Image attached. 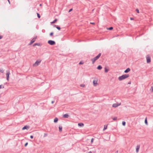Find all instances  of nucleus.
<instances>
[{
    "instance_id": "nucleus-1",
    "label": "nucleus",
    "mask_w": 153,
    "mask_h": 153,
    "mask_svg": "<svg viewBox=\"0 0 153 153\" xmlns=\"http://www.w3.org/2000/svg\"><path fill=\"white\" fill-rule=\"evenodd\" d=\"M129 76V75L128 74H124L123 75L121 76H120L118 77V79L120 81H121L123 79H124L128 77Z\"/></svg>"
},
{
    "instance_id": "nucleus-2",
    "label": "nucleus",
    "mask_w": 153,
    "mask_h": 153,
    "mask_svg": "<svg viewBox=\"0 0 153 153\" xmlns=\"http://www.w3.org/2000/svg\"><path fill=\"white\" fill-rule=\"evenodd\" d=\"M48 43L51 45H54L55 44V42L52 40H49L48 41Z\"/></svg>"
},
{
    "instance_id": "nucleus-3",
    "label": "nucleus",
    "mask_w": 153,
    "mask_h": 153,
    "mask_svg": "<svg viewBox=\"0 0 153 153\" xmlns=\"http://www.w3.org/2000/svg\"><path fill=\"white\" fill-rule=\"evenodd\" d=\"M37 38V36H36L33 38L31 41L29 43V45H30L32 44L34 42Z\"/></svg>"
},
{
    "instance_id": "nucleus-4",
    "label": "nucleus",
    "mask_w": 153,
    "mask_h": 153,
    "mask_svg": "<svg viewBox=\"0 0 153 153\" xmlns=\"http://www.w3.org/2000/svg\"><path fill=\"white\" fill-rule=\"evenodd\" d=\"M121 105V103H119L118 104L117 103L113 104L112 105V107L114 108H116L118 106H119Z\"/></svg>"
},
{
    "instance_id": "nucleus-5",
    "label": "nucleus",
    "mask_w": 153,
    "mask_h": 153,
    "mask_svg": "<svg viewBox=\"0 0 153 153\" xmlns=\"http://www.w3.org/2000/svg\"><path fill=\"white\" fill-rule=\"evenodd\" d=\"M147 63H149L151 62V58L149 56H147L146 57Z\"/></svg>"
},
{
    "instance_id": "nucleus-6",
    "label": "nucleus",
    "mask_w": 153,
    "mask_h": 153,
    "mask_svg": "<svg viewBox=\"0 0 153 153\" xmlns=\"http://www.w3.org/2000/svg\"><path fill=\"white\" fill-rule=\"evenodd\" d=\"M40 61H36L35 62V63L33 64V66H38L40 63Z\"/></svg>"
},
{
    "instance_id": "nucleus-7",
    "label": "nucleus",
    "mask_w": 153,
    "mask_h": 153,
    "mask_svg": "<svg viewBox=\"0 0 153 153\" xmlns=\"http://www.w3.org/2000/svg\"><path fill=\"white\" fill-rule=\"evenodd\" d=\"M10 74V73L9 72H7L6 75V77H7V79L8 81L9 80V75Z\"/></svg>"
},
{
    "instance_id": "nucleus-8",
    "label": "nucleus",
    "mask_w": 153,
    "mask_h": 153,
    "mask_svg": "<svg viewBox=\"0 0 153 153\" xmlns=\"http://www.w3.org/2000/svg\"><path fill=\"white\" fill-rule=\"evenodd\" d=\"M29 126L26 125L25 126L22 128V130H24L25 129H28L29 128Z\"/></svg>"
},
{
    "instance_id": "nucleus-9",
    "label": "nucleus",
    "mask_w": 153,
    "mask_h": 153,
    "mask_svg": "<svg viewBox=\"0 0 153 153\" xmlns=\"http://www.w3.org/2000/svg\"><path fill=\"white\" fill-rule=\"evenodd\" d=\"M101 55V53H99L97 56L95 57L94 58L96 60H97Z\"/></svg>"
},
{
    "instance_id": "nucleus-10",
    "label": "nucleus",
    "mask_w": 153,
    "mask_h": 153,
    "mask_svg": "<svg viewBox=\"0 0 153 153\" xmlns=\"http://www.w3.org/2000/svg\"><path fill=\"white\" fill-rule=\"evenodd\" d=\"M93 82L94 86H96L97 85V81L94 80Z\"/></svg>"
},
{
    "instance_id": "nucleus-11",
    "label": "nucleus",
    "mask_w": 153,
    "mask_h": 153,
    "mask_svg": "<svg viewBox=\"0 0 153 153\" xmlns=\"http://www.w3.org/2000/svg\"><path fill=\"white\" fill-rule=\"evenodd\" d=\"M69 117V115L67 114H65L63 115V117L64 118H68Z\"/></svg>"
},
{
    "instance_id": "nucleus-12",
    "label": "nucleus",
    "mask_w": 153,
    "mask_h": 153,
    "mask_svg": "<svg viewBox=\"0 0 153 153\" xmlns=\"http://www.w3.org/2000/svg\"><path fill=\"white\" fill-rule=\"evenodd\" d=\"M130 71V68H128L124 71V72L125 73H127L129 72Z\"/></svg>"
},
{
    "instance_id": "nucleus-13",
    "label": "nucleus",
    "mask_w": 153,
    "mask_h": 153,
    "mask_svg": "<svg viewBox=\"0 0 153 153\" xmlns=\"http://www.w3.org/2000/svg\"><path fill=\"white\" fill-rule=\"evenodd\" d=\"M140 145H137L136 148V152L137 153L138 152L139 150L140 149Z\"/></svg>"
},
{
    "instance_id": "nucleus-14",
    "label": "nucleus",
    "mask_w": 153,
    "mask_h": 153,
    "mask_svg": "<svg viewBox=\"0 0 153 153\" xmlns=\"http://www.w3.org/2000/svg\"><path fill=\"white\" fill-rule=\"evenodd\" d=\"M97 60L96 59H95V58L94 57V58H93V59H91V61H92V64H94V62H95V61Z\"/></svg>"
},
{
    "instance_id": "nucleus-15",
    "label": "nucleus",
    "mask_w": 153,
    "mask_h": 153,
    "mask_svg": "<svg viewBox=\"0 0 153 153\" xmlns=\"http://www.w3.org/2000/svg\"><path fill=\"white\" fill-rule=\"evenodd\" d=\"M102 68V67L101 65H99L98 66V67L97 68V69L98 70H100Z\"/></svg>"
},
{
    "instance_id": "nucleus-16",
    "label": "nucleus",
    "mask_w": 153,
    "mask_h": 153,
    "mask_svg": "<svg viewBox=\"0 0 153 153\" xmlns=\"http://www.w3.org/2000/svg\"><path fill=\"white\" fill-rule=\"evenodd\" d=\"M54 26L59 30H60L61 29V28L59 26H57L56 25H54Z\"/></svg>"
},
{
    "instance_id": "nucleus-17",
    "label": "nucleus",
    "mask_w": 153,
    "mask_h": 153,
    "mask_svg": "<svg viewBox=\"0 0 153 153\" xmlns=\"http://www.w3.org/2000/svg\"><path fill=\"white\" fill-rule=\"evenodd\" d=\"M36 45L40 46V44L39 43H36L34 44L33 45V46H35Z\"/></svg>"
},
{
    "instance_id": "nucleus-18",
    "label": "nucleus",
    "mask_w": 153,
    "mask_h": 153,
    "mask_svg": "<svg viewBox=\"0 0 153 153\" xmlns=\"http://www.w3.org/2000/svg\"><path fill=\"white\" fill-rule=\"evenodd\" d=\"M145 123L147 125H148L147 121V117H146L145 119Z\"/></svg>"
},
{
    "instance_id": "nucleus-19",
    "label": "nucleus",
    "mask_w": 153,
    "mask_h": 153,
    "mask_svg": "<svg viewBox=\"0 0 153 153\" xmlns=\"http://www.w3.org/2000/svg\"><path fill=\"white\" fill-rule=\"evenodd\" d=\"M78 126H84V124H83V123H78Z\"/></svg>"
},
{
    "instance_id": "nucleus-20",
    "label": "nucleus",
    "mask_w": 153,
    "mask_h": 153,
    "mask_svg": "<svg viewBox=\"0 0 153 153\" xmlns=\"http://www.w3.org/2000/svg\"><path fill=\"white\" fill-rule=\"evenodd\" d=\"M58 118L56 117L54 119V122L55 123H56L58 121Z\"/></svg>"
},
{
    "instance_id": "nucleus-21",
    "label": "nucleus",
    "mask_w": 153,
    "mask_h": 153,
    "mask_svg": "<svg viewBox=\"0 0 153 153\" xmlns=\"http://www.w3.org/2000/svg\"><path fill=\"white\" fill-rule=\"evenodd\" d=\"M108 71V69L106 67L105 68V73H107Z\"/></svg>"
},
{
    "instance_id": "nucleus-22",
    "label": "nucleus",
    "mask_w": 153,
    "mask_h": 153,
    "mask_svg": "<svg viewBox=\"0 0 153 153\" xmlns=\"http://www.w3.org/2000/svg\"><path fill=\"white\" fill-rule=\"evenodd\" d=\"M57 21V19H54L53 21L52 22H51V23L52 24L55 23Z\"/></svg>"
},
{
    "instance_id": "nucleus-23",
    "label": "nucleus",
    "mask_w": 153,
    "mask_h": 153,
    "mask_svg": "<svg viewBox=\"0 0 153 153\" xmlns=\"http://www.w3.org/2000/svg\"><path fill=\"white\" fill-rule=\"evenodd\" d=\"M62 126L59 127V130L60 132H61L62 131Z\"/></svg>"
},
{
    "instance_id": "nucleus-24",
    "label": "nucleus",
    "mask_w": 153,
    "mask_h": 153,
    "mask_svg": "<svg viewBox=\"0 0 153 153\" xmlns=\"http://www.w3.org/2000/svg\"><path fill=\"white\" fill-rule=\"evenodd\" d=\"M113 29V27H111L108 28H107L108 30H112Z\"/></svg>"
},
{
    "instance_id": "nucleus-25",
    "label": "nucleus",
    "mask_w": 153,
    "mask_h": 153,
    "mask_svg": "<svg viewBox=\"0 0 153 153\" xmlns=\"http://www.w3.org/2000/svg\"><path fill=\"white\" fill-rule=\"evenodd\" d=\"M126 122L125 121H123L122 122V125L123 126H125L126 125Z\"/></svg>"
},
{
    "instance_id": "nucleus-26",
    "label": "nucleus",
    "mask_w": 153,
    "mask_h": 153,
    "mask_svg": "<svg viewBox=\"0 0 153 153\" xmlns=\"http://www.w3.org/2000/svg\"><path fill=\"white\" fill-rule=\"evenodd\" d=\"M37 14L38 17L39 18H40L41 17L40 14L38 13H37Z\"/></svg>"
},
{
    "instance_id": "nucleus-27",
    "label": "nucleus",
    "mask_w": 153,
    "mask_h": 153,
    "mask_svg": "<svg viewBox=\"0 0 153 153\" xmlns=\"http://www.w3.org/2000/svg\"><path fill=\"white\" fill-rule=\"evenodd\" d=\"M53 34V32H52L50 34V36H52Z\"/></svg>"
},
{
    "instance_id": "nucleus-28",
    "label": "nucleus",
    "mask_w": 153,
    "mask_h": 153,
    "mask_svg": "<svg viewBox=\"0 0 153 153\" xmlns=\"http://www.w3.org/2000/svg\"><path fill=\"white\" fill-rule=\"evenodd\" d=\"M107 128V126H105V125L104 126V128H103V130H105Z\"/></svg>"
},
{
    "instance_id": "nucleus-29",
    "label": "nucleus",
    "mask_w": 153,
    "mask_h": 153,
    "mask_svg": "<svg viewBox=\"0 0 153 153\" xmlns=\"http://www.w3.org/2000/svg\"><path fill=\"white\" fill-rule=\"evenodd\" d=\"M136 11L137 12V13H139V10L138 9H137V8L136 9Z\"/></svg>"
},
{
    "instance_id": "nucleus-30",
    "label": "nucleus",
    "mask_w": 153,
    "mask_h": 153,
    "mask_svg": "<svg viewBox=\"0 0 153 153\" xmlns=\"http://www.w3.org/2000/svg\"><path fill=\"white\" fill-rule=\"evenodd\" d=\"M80 86L81 87H84L85 86V85L84 84H81Z\"/></svg>"
},
{
    "instance_id": "nucleus-31",
    "label": "nucleus",
    "mask_w": 153,
    "mask_h": 153,
    "mask_svg": "<svg viewBox=\"0 0 153 153\" xmlns=\"http://www.w3.org/2000/svg\"><path fill=\"white\" fill-rule=\"evenodd\" d=\"M0 72L1 73H3L4 72V70H3V69H0Z\"/></svg>"
},
{
    "instance_id": "nucleus-32",
    "label": "nucleus",
    "mask_w": 153,
    "mask_h": 153,
    "mask_svg": "<svg viewBox=\"0 0 153 153\" xmlns=\"http://www.w3.org/2000/svg\"><path fill=\"white\" fill-rule=\"evenodd\" d=\"M117 117H115L113 118V120H117Z\"/></svg>"
},
{
    "instance_id": "nucleus-33",
    "label": "nucleus",
    "mask_w": 153,
    "mask_h": 153,
    "mask_svg": "<svg viewBox=\"0 0 153 153\" xmlns=\"http://www.w3.org/2000/svg\"><path fill=\"white\" fill-rule=\"evenodd\" d=\"M94 139L93 138H92L91 140V143H93V141H94Z\"/></svg>"
},
{
    "instance_id": "nucleus-34",
    "label": "nucleus",
    "mask_w": 153,
    "mask_h": 153,
    "mask_svg": "<svg viewBox=\"0 0 153 153\" xmlns=\"http://www.w3.org/2000/svg\"><path fill=\"white\" fill-rule=\"evenodd\" d=\"M150 90H151L152 91H153V86H151Z\"/></svg>"
},
{
    "instance_id": "nucleus-35",
    "label": "nucleus",
    "mask_w": 153,
    "mask_h": 153,
    "mask_svg": "<svg viewBox=\"0 0 153 153\" xmlns=\"http://www.w3.org/2000/svg\"><path fill=\"white\" fill-rule=\"evenodd\" d=\"M84 64V62H80L79 63V64Z\"/></svg>"
},
{
    "instance_id": "nucleus-36",
    "label": "nucleus",
    "mask_w": 153,
    "mask_h": 153,
    "mask_svg": "<svg viewBox=\"0 0 153 153\" xmlns=\"http://www.w3.org/2000/svg\"><path fill=\"white\" fill-rule=\"evenodd\" d=\"M2 88H4V86L2 85H0V89Z\"/></svg>"
},
{
    "instance_id": "nucleus-37",
    "label": "nucleus",
    "mask_w": 153,
    "mask_h": 153,
    "mask_svg": "<svg viewBox=\"0 0 153 153\" xmlns=\"http://www.w3.org/2000/svg\"><path fill=\"white\" fill-rule=\"evenodd\" d=\"M28 143H27H27H26L25 144V146H27V145H28Z\"/></svg>"
},
{
    "instance_id": "nucleus-38",
    "label": "nucleus",
    "mask_w": 153,
    "mask_h": 153,
    "mask_svg": "<svg viewBox=\"0 0 153 153\" xmlns=\"http://www.w3.org/2000/svg\"><path fill=\"white\" fill-rule=\"evenodd\" d=\"M48 135V134L46 133H45L44 134V137H46Z\"/></svg>"
},
{
    "instance_id": "nucleus-39",
    "label": "nucleus",
    "mask_w": 153,
    "mask_h": 153,
    "mask_svg": "<svg viewBox=\"0 0 153 153\" xmlns=\"http://www.w3.org/2000/svg\"><path fill=\"white\" fill-rule=\"evenodd\" d=\"M72 10H73V9L72 8L70 9L68 11V12H71V11Z\"/></svg>"
},
{
    "instance_id": "nucleus-40",
    "label": "nucleus",
    "mask_w": 153,
    "mask_h": 153,
    "mask_svg": "<svg viewBox=\"0 0 153 153\" xmlns=\"http://www.w3.org/2000/svg\"><path fill=\"white\" fill-rule=\"evenodd\" d=\"M130 20H134V19L133 18L131 17L130 18Z\"/></svg>"
},
{
    "instance_id": "nucleus-41",
    "label": "nucleus",
    "mask_w": 153,
    "mask_h": 153,
    "mask_svg": "<svg viewBox=\"0 0 153 153\" xmlns=\"http://www.w3.org/2000/svg\"><path fill=\"white\" fill-rule=\"evenodd\" d=\"M33 135H31L30 136V138L31 139H33Z\"/></svg>"
},
{
    "instance_id": "nucleus-42",
    "label": "nucleus",
    "mask_w": 153,
    "mask_h": 153,
    "mask_svg": "<svg viewBox=\"0 0 153 153\" xmlns=\"http://www.w3.org/2000/svg\"><path fill=\"white\" fill-rule=\"evenodd\" d=\"M90 23L91 24H92L93 25L95 24V23H94V22H91Z\"/></svg>"
},
{
    "instance_id": "nucleus-43",
    "label": "nucleus",
    "mask_w": 153,
    "mask_h": 153,
    "mask_svg": "<svg viewBox=\"0 0 153 153\" xmlns=\"http://www.w3.org/2000/svg\"><path fill=\"white\" fill-rule=\"evenodd\" d=\"M2 38V36H0V39H1Z\"/></svg>"
},
{
    "instance_id": "nucleus-44",
    "label": "nucleus",
    "mask_w": 153,
    "mask_h": 153,
    "mask_svg": "<svg viewBox=\"0 0 153 153\" xmlns=\"http://www.w3.org/2000/svg\"><path fill=\"white\" fill-rule=\"evenodd\" d=\"M131 84V82H129L128 83V84Z\"/></svg>"
},
{
    "instance_id": "nucleus-45",
    "label": "nucleus",
    "mask_w": 153,
    "mask_h": 153,
    "mask_svg": "<svg viewBox=\"0 0 153 153\" xmlns=\"http://www.w3.org/2000/svg\"><path fill=\"white\" fill-rule=\"evenodd\" d=\"M54 102V101H52L51 102L52 104H53V103Z\"/></svg>"
},
{
    "instance_id": "nucleus-46",
    "label": "nucleus",
    "mask_w": 153,
    "mask_h": 153,
    "mask_svg": "<svg viewBox=\"0 0 153 153\" xmlns=\"http://www.w3.org/2000/svg\"><path fill=\"white\" fill-rule=\"evenodd\" d=\"M88 153H92L91 151H90L88 152Z\"/></svg>"
},
{
    "instance_id": "nucleus-47",
    "label": "nucleus",
    "mask_w": 153,
    "mask_h": 153,
    "mask_svg": "<svg viewBox=\"0 0 153 153\" xmlns=\"http://www.w3.org/2000/svg\"><path fill=\"white\" fill-rule=\"evenodd\" d=\"M9 2V3H10V1L9 0H7Z\"/></svg>"
},
{
    "instance_id": "nucleus-48",
    "label": "nucleus",
    "mask_w": 153,
    "mask_h": 153,
    "mask_svg": "<svg viewBox=\"0 0 153 153\" xmlns=\"http://www.w3.org/2000/svg\"><path fill=\"white\" fill-rule=\"evenodd\" d=\"M152 84H153V86H153V83Z\"/></svg>"
}]
</instances>
